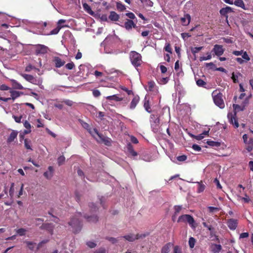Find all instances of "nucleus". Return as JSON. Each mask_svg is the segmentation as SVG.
Listing matches in <instances>:
<instances>
[{
	"label": "nucleus",
	"instance_id": "nucleus-1",
	"mask_svg": "<svg viewBox=\"0 0 253 253\" xmlns=\"http://www.w3.org/2000/svg\"><path fill=\"white\" fill-rule=\"evenodd\" d=\"M82 215L81 213H78L75 217H73L69 222V225L71 226L72 231L75 233L79 232L82 229V224L79 216Z\"/></svg>",
	"mask_w": 253,
	"mask_h": 253
},
{
	"label": "nucleus",
	"instance_id": "nucleus-2",
	"mask_svg": "<svg viewBox=\"0 0 253 253\" xmlns=\"http://www.w3.org/2000/svg\"><path fill=\"white\" fill-rule=\"evenodd\" d=\"M233 109L235 110L234 113L232 114V113H230L228 114L227 117L229 120V122L234 125L235 128H238L239 126L238 121L236 119V111H242L243 110V108H241V107L238 104H233Z\"/></svg>",
	"mask_w": 253,
	"mask_h": 253
},
{
	"label": "nucleus",
	"instance_id": "nucleus-3",
	"mask_svg": "<svg viewBox=\"0 0 253 253\" xmlns=\"http://www.w3.org/2000/svg\"><path fill=\"white\" fill-rule=\"evenodd\" d=\"M129 58L131 64L135 67L140 66L142 62L141 54L135 51H131L129 53Z\"/></svg>",
	"mask_w": 253,
	"mask_h": 253
},
{
	"label": "nucleus",
	"instance_id": "nucleus-4",
	"mask_svg": "<svg viewBox=\"0 0 253 253\" xmlns=\"http://www.w3.org/2000/svg\"><path fill=\"white\" fill-rule=\"evenodd\" d=\"M177 221L180 222H187L189 223L190 226L192 228H195L196 226L195 225V220L192 216L189 214H184L179 217Z\"/></svg>",
	"mask_w": 253,
	"mask_h": 253
},
{
	"label": "nucleus",
	"instance_id": "nucleus-5",
	"mask_svg": "<svg viewBox=\"0 0 253 253\" xmlns=\"http://www.w3.org/2000/svg\"><path fill=\"white\" fill-rule=\"evenodd\" d=\"M148 233L137 234L136 235L132 233H129L123 237H120V238H124L129 242H133L136 239L144 238L146 237L147 236H148Z\"/></svg>",
	"mask_w": 253,
	"mask_h": 253
},
{
	"label": "nucleus",
	"instance_id": "nucleus-6",
	"mask_svg": "<svg viewBox=\"0 0 253 253\" xmlns=\"http://www.w3.org/2000/svg\"><path fill=\"white\" fill-rule=\"evenodd\" d=\"M222 96V94L220 92H219L216 95L213 96L214 103L216 106H218L221 109L223 108L225 106Z\"/></svg>",
	"mask_w": 253,
	"mask_h": 253
},
{
	"label": "nucleus",
	"instance_id": "nucleus-7",
	"mask_svg": "<svg viewBox=\"0 0 253 253\" xmlns=\"http://www.w3.org/2000/svg\"><path fill=\"white\" fill-rule=\"evenodd\" d=\"M93 131L99 136L102 142H103L105 145L108 146L111 145L112 140L110 138L105 137L100 133L96 128H94Z\"/></svg>",
	"mask_w": 253,
	"mask_h": 253
},
{
	"label": "nucleus",
	"instance_id": "nucleus-8",
	"mask_svg": "<svg viewBox=\"0 0 253 253\" xmlns=\"http://www.w3.org/2000/svg\"><path fill=\"white\" fill-rule=\"evenodd\" d=\"M212 51L214 52V54L217 56H220L222 55L224 52V49L223 48V46L219 44H215L212 49Z\"/></svg>",
	"mask_w": 253,
	"mask_h": 253
},
{
	"label": "nucleus",
	"instance_id": "nucleus-9",
	"mask_svg": "<svg viewBox=\"0 0 253 253\" xmlns=\"http://www.w3.org/2000/svg\"><path fill=\"white\" fill-rule=\"evenodd\" d=\"M245 144V150L243 151V153L246 154L247 152H251L253 149V139L250 138L249 141Z\"/></svg>",
	"mask_w": 253,
	"mask_h": 253
},
{
	"label": "nucleus",
	"instance_id": "nucleus-10",
	"mask_svg": "<svg viewBox=\"0 0 253 253\" xmlns=\"http://www.w3.org/2000/svg\"><path fill=\"white\" fill-rule=\"evenodd\" d=\"M228 227L231 230H235L238 224L237 220L231 218L229 219L227 222Z\"/></svg>",
	"mask_w": 253,
	"mask_h": 253
},
{
	"label": "nucleus",
	"instance_id": "nucleus-11",
	"mask_svg": "<svg viewBox=\"0 0 253 253\" xmlns=\"http://www.w3.org/2000/svg\"><path fill=\"white\" fill-rule=\"evenodd\" d=\"M53 61L54 63L55 67L56 68H60L65 63V61L62 60L60 57L58 56L54 57L53 58Z\"/></svg>",
	"mask_w": 253,
	"mask_h": 253
},
{
	"label": "nucleus",
	"instance_id": "nucleus-12",
	"mask_svg": "<svg viewBox=\"0 0 253 253\" xmlns=\"http://www.w3.org/2000/svg\"><path fill=\"white\" fill-rule=\"evenodd\" d=\"M47 47L42 44H38L36 46V52L37 54H44L47 52Z\"/></svg>",
	"mask_w": 253,
	"mask_h": 253
},
{
	"label": "nucleus",
	"instance_id": "nucleus-13",
	"mask_svg": "<svg viewBox=\"0 0 253 253\" xmlns=\"http://www.w3.org/2000/svg\"><path fill=\"white\" fill-rule=\"evenodd\" d=\"M124 27L127 30H129L132 29V27L135 28L136 24L132 20L126 19L124 24Z\"/></svg>",
	"mask_w": 253,
	"mask_h": 253
},
{
	"label": "nucleus",
	"instance_id": "nucleus-14",
	"mask_svg": "<svg viewBox=\"0 0 253 253\" xmlns=\"http://www.w3.org/2000/svg\"><path fill=\"white\" fill-rule=\"evenodd\" d=\"M48 171L43 173V176L47 179H50L53 175V168L52 166H49L48 168Z\"/></svg>",
	"mask_w": 253,
	"mask_h": 253
},
{
	"label": "nucleus",
	"instance_id": "nucleus-15",
	"mask_svg": "<svg viewBox=\"0 0 253 253\" xmlns=\"http://www.w3.org/2000/svg\"><path fill=\"white\" fill-rule=\"evenodd\" d=\"M182 24L184 26H187L189 25L191 21V17L189 14H186L183 17L180 19Z\"/></svg>",
	"mask_w": 253,
	"mask_h": 253
},
{
	"label": "nucleus",
	"instance_id": "nucleus-16",
	"mask_svg": "<svg viewBox=\"0 0 253 253\" xmlns=\"http://www.w3.org/2000/svg\"><path fill=\"white\" fill-rule=\"evenodd\" d=\"M139 100L140 98L138 95L134 96L129 105L130 109H134L136 107L137 104L138 103Z\"/></svg>",
	"mask_w": 253,
	"mask_h": 253
},
{
	"label": "nucleus",
	"instance_id": "nucleus-17",
	"mask_svg": "<svg viewBox=\"0 0 253 253\" xmlns=\"http://www.w3.org/2000/svg\"><path fill=\"white\" fill-rule=\"evenodd\" d=\"M79 121L80 123V124H81V125L82 126L84 129H86L90 134L93 135V134L91 131V129L89 125L81 119H79Z\"/></svg>",
	"mask_w": 253,
	"mask_h": 253
},
{
	"label": "nucleus",
	"instance_id": "nucleus-18",
	"mask_svg": "<svg viewBox=\"0 0 253 253\" xmlns=\"http://www.w3.org/2000/svg\"><path fill=\"white\" fill-rule=\"evenodd\" d=\"M144 107L147 112L150 113L152 112L149 100L146 97H145L144 100Z\"/></svg>",
	"mask_w": 253,
	"mask_h": 253
},
{
	"label": "nucleus",
	"instance_id": "nucleus-19",
	"mask_svg": "<svg viewBox=\"0 0 253 253\" xmlns=\"http://www.w3.org/2000/svg\"><path fill=\"white\" fill-rule=\"evenodd\" d=\"M18 134V132L15 130H12V131L10 133L9 137L7 139V143H11L14 140V139L17 137Z\"/></svg>",
	"mask_w": 253,
	"mask_h": 253
},
{
	"label": "nucleus",
	"instance_id": "nucleus-20",
	"mask_svg": "<svg viewBox=\"0 0 253 253\" xmlns=\"http://www.w3.org/2000/svg\"><path fill=\"white\" fill-rule=\"evenodd\" d=\"M120 16L115 11H111L109 16V19L112 21H117Z\"/></svg>",
	"mask_w": 253,
	"mask_h": 253
},
{
	"label": "nucleus",
	"instance_id": "nucleus-21",
	"mask_svg": "<svg viewBox=\"0 0 253 253\" xmlns=\"http://www.w3.org/2000/svg\"><path fill=\"white\" fill-rule=\"evenodd\" d=\"M83 7L84 9L91 15H94V12L92 10L90 6L86 3H83Z\"/></svg>",
	"mask_w": 253,
	"mask_h": 253
},
{
	"label": "nucleus",
	"instance_id": "nucleus-22",
	"mask_svg": "<svg viewBox=\"0 0 253 253\" xmlns=\"http://www.w3.org/2000/svg\"><path fill=\"white\" fill-rule=\"evenodd\" d=\"M173 246V244L169 243L165 245L162 249L161 253H169L170 248Z\"/></svg>",
	"mask_w": 253,
	"mask_h": 253
},
{
	"label": "nucleus",
	"instance_id": "nucleus-23",
	"mask_svg": "<svg viewBox=\"0 0 253 253\" xmlns=\"http://www.w3.org/2000/svg\"><path fill=\"white\" fill-rule=\"evenodd\" d=\"M10 81L14 88L17 89H23L24 88L23 86L20 84L18 83L16 80L12 79Z\"/></svg>",
	"mask_w": 253,
	"mask_h": 253
},
{
	"label": "nucleus",
	"instance_id": "nucleus-24",
	"mask_svg": "<svg viewBox=\"0 0 253 253\" xmlns=\"http://www.w3.org/2000/svg\"><path fill=\"white\" fill-rule=\"evenodd\" d=\"M84 218H85L88 221L91 222H96L98 220V217L97 215L93 214L90 216L84 215Z\"/></svg>",
	"mask_w": 253,
	"mask_h": 253
},
{
	"label": "nucleus",
	"instance_id": "nucleus-25",
	"mask_svg": "<svg viewBox=\"0 0 253 253\" xmlns=\"http://www.w3.org/2000/svg\"><path fill=\"white\" fill-rule=\"evenodd\" d=\"M11 94V99L13 100H15L16 98L20 96V95L23 94V92L12 90L10 91Z\"/></svg>",
	"mask_w": 253,
	"mask_h": 253
},
{
	"label": "nucleus",
	"instance_id": "nucleus-26",
	"mask_svg": "<svg viewBox=\"0 0 253 253\" xmlns=\"http://www.w3.org/2000/svg\"><path fill=\"white\" fill-rule=\"evenodd\" d=\"M211 251L214 253H219L221 250V246L219 244H212L211 246Z\"/></svg>",
	"mask_w": 253,
	"mask_h": 253
},
{
	"label": "nucleus",
	"instance_id": "nucleus-27",
	"mask_svg": "<svg viewBox=\"0 0 253 253\" xmlns=\"http://www.w3.org/2000/svg\"><path fill=\"white\" fill-rule=\"evenodd\" d=\"M233 3L238 7H240L243 9H246L245 3L243 0H235Z\"/></svg>",
	"mask_w": 253,
	"mask_h": 253
},
{
	"label": "nucleus",
	"instance_id": "nucleus-28",
	"mask_svg": "<svg viewBox=\"0 0 253 253\" xmlns=\"http://www.w3.org/2000/svg\"><path fill=\"white\" fill-rule=\"evenodd\" d=\"M239 77H242V75L239 72L237 73L236 74H235L234 72L232 74L231 79L234 83H238L239 82L238 79Z\"/></svg>",
	"mask_w": 253,
	"mask_h": 253
},
{
	"label": "nucleus",
	"instance_id": "nucleus-29",
	"mask_svg": "<svg viewBox=\"0 0 253 253\" xmlns=\"http://www.w3.org/2000/svg\"><path fill=\"white\" fill-rule=\"evenodd\" d=\"M107 100H115L116 101H120L123 100L122 98H120L117 95H113L111 96H108L106 97Z\"/></svg>",
	"mask_w": 253,
	"mask_h": 253
},
{
	"label": "nucleus",
	"instance_id": "nucleus-30",
	"mask_svg": "<svg viewBox=\"0 0 253 253\" xmlns=\"http://www.w3.org/2000/svg\"><path fill=\"white\" fill-rule=\"evenodd\" d=\"M127 149L129 153L132 156H136L137 155V153L134 150L133 146L131 144H128L127 145Z\"/></svg>",
	"mask_w": 253,
	"mask_h": 253
},
{
	"label": "nucleus",
	"instance_id": "nucleus-31",
	"mask_svg": "<svg viewBox=\"0 0 253 253\" xmlns=\"http://www.w3.org/2000/svg\"><path fill=\"white\" fill-rule=\"evenodd\" d=\"M24 243L27 245V246L29 248L30 250H34L36 245V244L34 242L28 241H24Z\"/></svg>",
	"mask_w": 253,
	"mask_h": 253
},
{
	"label": "nucleus",
	"instance_id": "nucleus-32",
	"mask_svg": "<svg viewBox=\"0 0 253 253\" xmlns=\"http://www.w3.org/2000/svg\"><path fill=\"white\" fill-rule=\"evenodd\" d=\"M207 143L212 147H219L220 146V143L217 141H214L212 140H208Z\"/></svg>",
	"mask_w": 253,
	"mask_h": 253
},
{
	"label": "nucleus",
	"instance_id": "nucleus-33",
	"mask_svg": "<svg viewBox=\"0 0 253 253\" xmlns=\"http://www.w3.org/2000/svg\"><path fill=\"white\" fill-rule=\"evenodd\" d=\"M64 26H61L60 25H57V27L52 30L50 31V33L48 34H47V35H56L58 33L60 30Z\"/></svg>",
	"mask_w": 253,
	"mask_h": 253
},
{
	"label": "nucleus",
	"instance_id": "nucleus-34",
	"mask_svg": "<svg viewBox=\"0 0 253 253\" xmlns=\"http://www.w3.org/2000/svg\"><path fill=\"white\" fill-rule=\"evenodd\" d=\"M21 76L27 81H28L29 82L31 83V82H32L34 80V76H33L32 75H28V74H23L21 75Z\"/></svg>",
	"mask_w": 253,
	"mask_h": 253
},
{
	"label": "nucleus",
	"instance_id": "nucleus-35",
	"mask_svg": "<svg viewBox=\"0 0 253 253\" xmlns=\"http://www.w3.org/2000/svg\"><path fill=\"white\" fill-rule=\"evenodd\" d=\"M31 141L27 138L24 139V146L27 149L32 150L31 146Z\"/></svg>",
	"mask_w": 253,
	"mask_h": 253
},
{
	"label": "nucleus",
	"instance_id": "nucleus-36",
	"mask_svg": "<svg viewBox=\"0 0 253 253\" xmlns=\"http://www.w3.org/2000/svg\"><path fill=\"white\" fill-rule=\"evenodd\" d=\"M17 235L22 236L25 235L27 230L24 228H19L15 230Z\"/></svg>",
	"mask_w": 253,
	"mask_h": 253
},
{
	"label": "nucleus",
	"instance_id": "nucleus-37",
	"mask_svg": "<svg viewBox=\"0 0 253 253\" xmlns=\"http://www.w3.org/2000/svg\"><path fill=\"white\" fill-rule=\"evenodd\" d=\"M196 84L198 86L200 87H205V86L207 84L206 82H205L204 81L201 79H199L197 80H196Z\"/></svg>",
	"mask_w": 253,
	"mask_h": 253
},
{
	"label": "nucleus",
	"instance_id": "nucleus-38",
	"mask_svg": "<svg viewBox=\"0 0 253 253\" xmlns=\"http://www.w3.org/2000/svg\"><path fill=\"white\" fill-rule=\"evenodd\" d=\"M205 189V185L202 183V182H198V187L197 189L198 193H201L204 191Z\"/></svg>",
	"mask_w": 253,
	"mask_h": 253
},
{
	"label": "nucleus",
	"instance_id": "nucleus-39",
	"mask_svg": "<svg viewBox=\"0 0 253 253\" xmlns=\"http://www.w3.org/2000/svg\"><path fill=\"white\" fill-rule=\"evenodd\" d=\"M219 12H220V14L221 15H222V16H224V17H226V21H227V22H228V20H227V19H228V15H227V13H227V12L226 8V7H225V8H221V9L220 10Z\"/></svg>",
	"mask_w": 253,
	"mask_h": 253
},
{
	"label": "nucleus",
	"instance_id": "nucleus-40",
	"mask_svg": "<svg viewBox=\"0 0 253 253\" xmlns=\"http://www.w3.org/2000/svg\"><path fill=\"white\" fill-rule=\"evenodd\" d=\"M203 48V46L191 47V51L192 53L195 55L196 53L199 52L201 50H202Z\"/></svg>",
	"mask_w": 253,
	"mask_h": 253
},
{
	"label": "nucleus",
	"instance_id": "nucleus-41",
	"mask_svg": "<svg viewBox=\"0 0 253 253\" xmlns=\"http://www.w3.org/2000/svg\"><path fill=\"white\" fill-rule=\"evenodd\" d=\"M117 8L118 9L120 10L121 11H122L126 9V6L124 4L122 3L121 2H118L117 3Z\"/></svg>",
	"mask_w": 253,
	"mask_h": 253
},
{
	"label": "nucleus",
	"instance_id": "nucleus-42",
	"mask_svg": "<svg viewBox=\"0 0 253 253\" xmlns=\"http://www.w3.org/2000/svg\"><path fill=\"white\" fill-rule=\"evenodd\" d=\"M196 241L195 239L193 237H190L189 239V245L190 248H193L195 244Z\"/></svg>",
	"mask_w": 253,
	"mask_h": 253
},
{
	"label": "nucleus",
	"instance_id": "nucleus-43",
	"mask_svg": "<svg viewBox=\"0 0 253 253\" xmlns=\"http://www.w3.org/2000/svg\"><path fill=\"white\" fill-rule=\"evenodd\" d=\"M155 84L154 82H153V81L149 82L148 84V90L150 91H153V88L155 87Z\"/></svg>",
	"mask_w": 253,
	"mask_h": 253
},
{
	"label": "nucleus",
	"instance_id": "nucleus-44",
	"mask_svg": "<svg viewBox=\"0 0 253 253\" xmlns=\"http://www.w3.org/2000/svg\"><path fill=\"white\" fill-rule=\"evenodd\" d=\"M65 158L64 156H61L58 157L57 159V162L59 166L62 165L65 162Z\"/></svg>",
	"mask_w": 253,
	"mask_h": 253
},
{
	"label": "nucleus",
	"instance_id": "nucleus-45",
	"mask_svg": "<svg viewBox=\"0 0 253 253\" xmlns=\"http://www.w3.org/2000/svg\"><path fill=\"white\" fill-rule=\"evenodd\" d=\"M14 183H11V186H10V189H9V195L11 197H12L13 196V195H14Z\"/></svg>",
	"mask_w": 253,
	"mask_h": 253
},
{
	"label": "nucleus",
	"instance_id": "nucleus-46",
	"mask_svg": "<svg viewBox=\"0 0 253 253\" xmlns=\"http://www.w3.org/2000/svg\"><path fill=\"white\" fill-rule=\"evenodd\" d=\"M75 67V65L73 62H71L65 65V68L68 70H72Z\"/></svg>",
	"mask_w": 253,
	"mask_h": 253
},
{
	"label": "nucleus",
	"instance_id": "nucleus-47",
	"mask_svg": "<svg viewBox=\"0 0 253 253\" xmlns=\"http://www.w3.org/2000/svg\"><path fill=\"white\" fill-rule=\"evenodd\" d=\"M32 82H31V83L34 84L40 85L42 84V80L41 79H39L37 80V79H35V78H34V80Z\"/></svg>",
	"mask_w": 253,
	"mask_h": 253
},
{
	"label": "nucleus",
	"instance_id": "nucleus-48",
	"mask_svg": "<svg viewBox=\"0 0 253 253\" xmlns=\"http://www.w3.org/2000/svg\"><path fill=\"white\" fill-rule=\"evenodd\" d=\"M32 82H31V83L34 84L40 85L42 84V80L41 79H39L37 80V79H35V78H34V80Z\"/></svg>",
	"mask_w": 253,
	"mask_h": 253
},
{
	"label": "nucleus",
	"instance_id": "nucleus-49",
	"mask_svg": "<svg viewBox=\"0 0 253 253\" xmlns=\"http://www.w3.org/2000/svg\"><path fill=\"white\" fill-rule=\"evenodd\" d=\"M187 156L185 155L177 157L176 159L179 162H184L186 160Z\"/></svg>",
	"mask_w": 253,
	"mask_h": 253
},
{
	"label": "nucleus",
	"instance_id": "nucleus-50",
	"mask_svg": "<svg viewBox=\"0 0 253 253\" xmlns=\"http://www.w3.org/2000/svg\"><path fill=\"white\" fill-rule=\"evenodd\" d=\"M191 136L193 138H195L196 139H197L198 140H202L204 137L203 134H202V133L200 134H199L198 135H195L192 134Z\"/></svg>",
	"mask_w": 253,
	"mask_h": 253
},
{
	"label": "nucleus",
	"instance_id": "nucleus-51",
	"mask_svg": "<svg viewBox=\"0 0 253 253\" xmlns=\"http://www.w3.org/2000/svg\"><path fill=\"white\" fill-rule=\"evenodd\" d=\"M86 245L90 248H94L96 246V244L94 242L88 241L86 242Z\"/></svg>",
	"mask_w": 253,
	"mask_h": 253
},
{
	"label": "nucleus",
	"instance_id": "nucleus-52",
	"mask_svg": "<svg viewBox=\"0 0 253 253\" xmlns=\"http://www.w3.org/2000/svg\"><path fill=\"white\" fill-rule=\"evenodd\" d=\"M92 94L95 97H98L101 95L100 91L98 89H93L92 90Z\"/></svg>",
	"mask_w": 253,
	"mask_h": 253
},
{
	"label": "nucleus",
	"instance_id": "nucleus-53",
	"mask_svg": "<svg viewBox=\"0 0 253 253\" xmlns=\"http://www.w3.org/2000/svg\"><path fill=\"white\" fill-rule=\"evenodd\" d=\"M164 49L166 51H167L170 53H171V52H172L171 48V46H170V45L169 43H167L166 44V45L165 46Z\"/></svg>",
	"mask_w": 253,
	"mask_h": 253
},
{
	"label": "nucleus",
	"instance_id": "nucleus-54",
	"mask_svg": "<svg viewBox=\"0 0 253 253\" xmlns=\"http://www.w3.org/2000/svg\"><path fill=\"white\" fill-rule=\"evenodd\" d=\"M33 69H36L38 71H39V69H37L36 68H34L32 65H28L26 68H25V71L26 72H30L31 70H32Z\"/></svg>",
	"mask_w": 253,
	"mask_h": 253
},
{
	"label": "nucleus",
	"instance_id": "nucleus-55",
	"mask_svg": "<svg viewBox=\"0 0 253 253\" xmlns=\"http://www.w3.org/2000/svg\"><path fill=\"white\" fill-rule=\"evenodd\" d=\"M144 5L151 7L153 6V2L150 0H146L145 2L142 3Z\"/></svg>",
	"mask_w": 253,
	"mask_h": 253
},
{
	"label": "nucleus",
	"instance_id": "nucleus-56",
	"mask_svg": "<svg viewBox=\"0 0 253 253\" xmlns=\"http://www.w3.org/2000/svg\"><path fill=\"white\" fill-rule=\"evenodd\" d=\"M126 16H127L129 19H130V20H131V19H134V18H135V15L132 13V12H128V13H126Z\"/></svg>",
	"mask_w": 253,
	"mask_h": 253
},
{
	"label": "nucleus",
	"instance_id": "nucleus-57",
	"mask_svg": "<svg viewBox=\"0 0 253 253\" xmlns=\"http://www.w3.org/2000/svg\"><path fill=\"white\" fill-rule=\"evenodd\" d=\"M192 147L194 150L196 151H200L201 150V147L197 144H193Z\"/></svg>",
	"mask_w": 253,
	"mask_h": 253
},
{
	"label": "nucleus",
	"instance_id": "nucleus-58",
	"mask_svg": "<svg viewBox=\"0 0 253 253\" xmlns=\"http://www.w3.org/2000/svg\"><path fill=\"white\" fill-rule=\"evenodd\" d=\"M66 105L69 106H72L73 105V102L70 100H65L63 101Z\"/></svg>",
	"mask_w": 253,
	"mask_h": 253
},
{
	"label": "nucleus",
	"instance_id": "nucleus-59",
	"mask_svg": "<svg viewBox=\"0 0 253 253\" xmlns=\"http://www.w3.org/2000/svg\"><path fill=\"white\" fill-rule=\"evenodd\" d=\"M24 126L27 129H31V125L27 121H25L24 122Z\"/></svg>",
	"mask_w": 253,
	"mask_h": 253
},
{
	"label": "nucleus",
	"instance_id": "nucleus-60",
	"mask_svg": "<svg viewBox=\"0 0 253 253\" xmlns=\"http://www.w3.org/2000/svg\"><path fill=\"white\" fill-rule=\"evenodd\" d=\"M8 89H9V87L4 84H1L0 86V90H8Z\"/></svg>",
	"mask_w": 253,
	"mask_h": 253
},
{
	"label": "nucleus",
	"instance_id": "nucleus-61",
	"mask_svg": "<svg viewBox=\"0 0 253 253\" xmlns=\"http://www.w3.org/2000/svg\"><path fill=\"white\" fill-rule=\"evenodd\" d=\"M22 116H20L19 117L16 116H13V118H14L15 121L16 123H20L21 122V120L22 119Z\"/></svg>",
	"mask_w": 253,
	"mask_h": 253
},
{
	"label": "nucleus",
	"instance_id": "nucleus-62",
	"mask_svg": "<svg viewBox=\"0 0 253 253\" xmlns=\"http://www.w3.org/2000/svg\"><path fill=\"white\" fill-rule=\"evenodd\" d=\"M94 253H107L106 250L104 248H100L94 252Z\"/></svg>",
	"mask_w": 253,
	"mask_h": 253
},
{
	"label": "nucleus",
	"instance_id": "nucleus-63",
	"mask_svg": "<svg viewBox=\"0 0 253 253\" xmlns=\"http://www.w3.org/2000/svg\"><path fill=\"white\" fill-rule=\"evenodd\" d=\"M130 140H131V142H132L134 144H137L138 143V139H137L136 137H135L134 136H131L130 137Z\"/></svg>",
	"mask_w": 253,
	"mask_h": 253
},
{
	"label": "nucleus",
	"instance_id": "nucleus-64",
	"mask_svg": "<svg viewBox=\"0 0 253 253\" xmlns=\"http://www.w3.org/2000/svg\"><path fill=\"white\" fill-rule=\"evenodd\" d=\"M173 253H181L180 249L178 246H175L173 249Z\"/></svg>",
	"mask_w": 253,
	"mask_h": 253
}]
</instances>
